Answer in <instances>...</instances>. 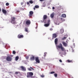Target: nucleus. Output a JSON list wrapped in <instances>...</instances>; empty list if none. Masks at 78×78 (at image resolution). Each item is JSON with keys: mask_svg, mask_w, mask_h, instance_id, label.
Listing matches in <instances>:
<instances>
[{"mask_svg": "<svg viewBox=\"0 0 78 78\" xmlns=\"http://www.w3.org/2000/svg\"><path fill=\"white\" fill-rule=\"evenodd\" d=\"M62 43L63 46L65 47H67L68 45V44H67V43H66L65 41H62Z\"/></svg>", "mask_w": 78, "mask_h": 78, "instance_id": "nucleus-7", "label": "nucleus"}, {"mask_svg": "<svg viewBox=\"0 0 78 78\" xmlns=\"http://www.w3.org/2000/svg\"><path fill=\"white\" fill-rule=\"evenodd\" d=\"M54 75L55 77H57V76H58V74L57 73H55L54 74Z\"/></svg>", "mask_w": 78, "mask_h": 78, "instance_id": "nucleus-26", "label": "nucleus"}, {"mask_svg": "<svg viewBox=\"0 0 78 78\" xmlns=\"http://www.w3.org/2000/svg\"><path fill=\"white\" fill-rule=\"evenodd\" d=\"M59 61L60 62H62V60H61V59H60Z\"/></svg>", "mask_w": 78, "mask_h": 78, "instance_id": "nucleus-36", "label": "nucleus"}, {"mask_svg": "<svg viewBox=\"0 0 78 78\" xmlns=\"http://www.w3.org/2000/svg\"><path fill=\"white\" fill-rule=\"evenodd\" d=\"M43 19V22H44V23H47V20H46V19H47V16L44 15Z\"/></svg>", "mask_w": 78, "mask_h": 78, "instance_id": "nucleus-4", "label": "nucleus"}, {"mask_svg": "<svg viewBox=\"0 0 78 78\" xmlns=\"http://www.w3.org/2000/svg\"><path fill=\"white\" fill-rule=\"evenodd\" d=\"M57 48L59 49H61L62 51H66V50L63 47V46H62V44H61V43H60L59 44V45L57 46Z\"/></svg>", "mask_w": 78, "mask_h": 78, "instance_id": "nucleus-2", "label": "nucleus"}, {"mask_svg": "<svg viewBox=\"0 0 78 78\" xmlns=\"http://www.w3.org/2000/svg\"><path fill=\"white\" fill-rule=\"evenodd\" d=\"M19 57L18 56H16V57L15 59L16 61H18L19 59Z\"/></svg>", "mask_w": 78, "mask_h": 78, "instance_id": "nucleus-18", "label": "nucleus"}, {"mask_svg": "<svg viewBox=\"0 0 78 78\" xmlns=\"http://www.w3.org/2000/svg\"><path fill=\"white\" fill-rule=\"evenodd\" d=\"M20 68H21V69H25V67H23V66H21L20 67Z\"/></svg>", "mask_w": 78, "mask_h": 78, "instance_id": "nucleus-27", "label": "nucleus"}, {"mask_svg": "<svg viewBox=\"0 0 78 78\" xmlns=\"http://www.w3.org/2000/svg\"><path fill=\"white\" fill-rule=\"evenodd\" d=\"M21 5H23V2H21Z\"/></svg>", "mask_w": 78, "mask_h": 78, "instance_id": "nucleus-41", "label": "nucleus"}, {"mask_svg": "<svg viewBox=\"0 0 78 78\" xmlns=\"http://www.w3.org/2000/svg\"><path fill=\"white\" fill-rule=\"evenodd\" d=\"M57 37V35L55 33L52 34V39H55Z\"/></svg>", "mask_w": 78, "mask_h": 78, "instance_id": "nucleus-9", "label": "nucleus"}, {"mask_svg": "<svg viewBox=\"0 0 78 78\" xmlns=\"http://www.w3.org/2000/svg\"><path fill=\"white\" fill-rule=\"evenodd\" d=\"M26 24L27 25H30L31 24V21H30V20H27L26 21Z\"/></svg>", "mask_w": 78, "mask_h": 78, "instance_id": "nucleus-6", "label": "nucleus"}, {"mask_svg": "<svg viewBox=\"0 0 78 78\" xmlns=\"http://www.w3.org/2000/svg\"><path fill=\"white\" fill-rule=\"evenodd\" d=\"M46 54H47V53L45 52L44 53V57H45L46 56Z\"/></svg>", "mask_w": 78, "mask_h": 78, "instance_id": "nucleus-34", "label": "nucleus"}, {"mask_svg": "<svg viewBox=\"0 0 78 78\" xmlns=\"http://www.w3.org/2000/svg\"><path fill=\"white\" fill-rule=\"evenodd\" d=\"M16 12H20V11L19 10H17V11H16Z\"/></svg>", "mask_w": 78, "mask_h": 78, "instance_id": "nucleus-40", "label": "nucleus"}, {"mask_svg": "<svg viewBox=\"0 0 78 78\" xmlns=\"http://www.w3.org/2000/svg\"><path fill=\"white\" fill-rule=\"evenodd\" d=\"M67 38V37H63V38H62V41H64Z\"/></svg>", "mask_w": 78, "mask_h": 78, "instance_id": "nucleus-20", "label": "nucleus"}, {"mask_svg": "<svg viewBox=\"0 0 78 78\" xmlns=\"http://www.w3.org/2000/svg\"><path fill=\"white\" fill-rule=\"evenodd\" d=\"M35 8H39V5H36L35 6Z\"/></svg>", "mask_w": 78, "mask_h": 78, "instance_id": "nucleus-23", "label": "nucleus"}, {"mask_svg": "<svg viewBox=\"0 0 78 78\" xmlns=\"http://www.w3.org/2000/svg\"><path fill=\"white\" fill-rule=\"evenodd\" d=\"M0 65H1V64L0 63Z\"/></svg>", "mask_w": 78, "mask_h": 78, "instance_id": "nucleus-51", "label": "nucleus"}, {"mask_svg": "<svg viewBox=\"0 0 78 78\" xmlns=\"http://www.w3.org/2000/svg\"><path fill=\"white\" fill-rule=\"evenodd\" d=\"M64 29H62L60 30V33H61V34L63 33H64Z\"/></svg>", "mask_w": 78, "mask_h": 78, "instance_id": "nucleus-16", "label": "nucleus"}, {"mask_svg": "<svg viewBox=\"0 0 78 78\" xmlns=\"http://www.w3.org/2000/svg\"><path fill=\"white\" fill-rule=\"evenodd\" d=\"M59 54H61V52H59Z\"/></svg>", "mask_w": 78, "mask_h": 78, "instance_id": "nucleus-45", "label": "nucleus"}, {"mask_svg": "<svg viewBox=\"0 0 78 78\" xmlns=\"http://www.w3.org/2000/svg\"><path fill=\"white\" fill-rule=\"evenodd\" d=\"M16 17L12 16L11 17V20H9V22H10L12 24H16L17 22L16 21Z\"/></svg>", "mask_w": 78, "mask_h": 78, "instance_id": "nucleus-1", "label": "nucleus"}, {"mask_svg": "<svg viewBox=\"0 0 78 78\" xmlns=\"http://www.w3.org/2000/svg\"><path fill=\"white\" fill-rule=\"evenodd\" d=\"M18 38L19 39H20V38H23V35H20L19 34L18 35Z\"/></svg>", "mask_w": 78, "mask_h": 78, "instance_id": "nucleus-11", "label": "nucleus"}, {"mask_svg": "<svg viewBox=\"0 0 78 78\" xmlns=\"http://www.w3.org/2000/svg\"><path fill=\"white\" fill-rule=\"evenodd\" d=\"M12 59V57L9 56H8L7 57L6 59L7 61H11Z\"/></svg>", "mask_w": 78, "mask_h": 78, "instance_id": "nucleus-5", "label": "nucleus"}, {"mask_svg": "<svg viewBox=\"0 0 78 78\" xmlns=\"http://www.w3.org/2000/svg\"><path fill=\"white\" fill-rule=\"evenodd\" d=\"M55 73V72L54 71L51 72V74H53V73Z\"/></svg>", "mask_w": 78, "mask_h": 78, "instance_id": "nucleus-32", "label": "nucleus"}, {"mask_svg": "<svg viewBox=\"0 0 78 78\" xmlns=\"http://www.w3.org/2000/svg\"><path fill=\"white\" fill-rule=\"evenodd\" d=\"M27 78H33L32 76H33V73L32 72H27Z\"/></svg>", "mask_w": 78, "mask_h": 78, "instance_id": "nucleus-3", "label": "nucleus"}, {"mask_svg": "<svg viewBox=\"0 0 78 78\" xmlns=\"http://www.w3.org/2000/svg\"><path fill=\"white\" fill-rule=\"evenodd\" d=\"M25 31H26V32H28V28H25Z\"/></svg>", "mask_w": 78, "mask_h": 78, "instance_id": "nucleus-22", "label": "nucleus"}, {"mask_svg": "<svg viewBox=\"0 0 78 78\" xmlns=\"http://www.w3.org/2000/svg\"><path fill=\"white\" fill-rule=\"evenodd\" d=\"M22 70H23V71H26V69H22Z\"/></svg>", "mask_w": 78, "mask_h": 78, "instance_id": "nucleus-29", "label": "nucleus"}, {"mask_svg": "<svg viewBox=\"0 0 78 78\" xmlns=\"http://www.w3.org/2000/svg\"><path fill=\"white\" fill-rule=\"evenodd\" d=\"M41 78H44L45 76L41 75Z\"/></svg>", "mask_w": 78, "mask_h": 78, "instance_id": "nucleus-28", "label": "nucleus"}, {"mask_svg": "<svg viewBox=\"0 0 78 78\" xmlns=\"http://www.w3.org/2000/svg\"><path fill=\"white\" fill-rule=\"evenodd\" d=\"M33 69V70H34V69Z\"/></svg>", "mask_w": 78, "mask_h": 78, "instance_id": "nucleus-49", "label": "nucleus"}, {"mask_svg": "<svg viewBox=\"0 0 78 78\" xmlns=\"http://www.w3.org/2000/svg\"><path fill=\"white\" fill-rule=\"evenodd\" d=\"M35 59V56L32 55L30 58V59L31 61H34Z\"/></svg>", "mask_w": 78, "mask_h": 78, "instance_id": "nucleus-12", "label": "nucleus"}, {"mask_svg": "<svg viewBox=\"0 0 78 78\" xmlns=\"http://www.w3.org/2000/svg\"><path fill=\"white\" fill-rule=\"evenodd\" d=\"M54 16H55V14L54 13V12L52 13V14H51L50 15V16L51 18H53Z\"/></svg>", "mask_w": 78, "mask_h": 78, "instance_id": "nucleus-15", "label": "nucleus"}, {"mask_svg": "<svg viewBox=\"0 0 78 78\" xmlns=\"http://www.w3.org/2000/svg\"><path fill=\"white\" fill-rule=\"evenodd\" d=\"M50 20H48V23H50Z\"/></svg>", "mask_w": 78, "mask_h": 78, "instance_id": "nucleus-35", "label": "nucleus"}, {"mask_svg": "<svg viewBox=\"0 0 78 78\" xmlns=\"http://www.w3.org/2000/svg\"><path fill=\"white\" fill-rule=\"evenodd\" d=\"M29 2L30 3H31V4H32V3H33V1L30 0L29 1Z\"/></svg>", "mask_w": 78, "mask_h": 78, "instance_id": "nucleus-25", "label": "nucleus"}, {"mask_svg": "<svg viewBox=\"0 0 78 78\" xmlns=\"http://www.w3.org/2000/svg\"><path fill=\"white\" fill-rule=\"evenodd\" d=\"M52 9H55V7H52Z\"/></svg>", "mask_w": 78, "mask_h": 78, "instance_id": "nucleus-43", "label": "nucleus"}, {"mask_svg": "<svg viewBox=\"0 0 78 78\" xmlns=\"http://www.w3.org/2000/svg\"><path fill=\"white\" fill-rule=\"evenodd\" d=\"M34 12L32 11H30L29 12V16L30 17H31L33 16V14Z\"/></svg>", "mask_w": 78, "mask_h": 78, "instance_id": "nucleus-8", "label": "nucleus"}, {"mask_svg": "<svg viewBox=\"0 0 78 78\" xmlns=\"http://www.w3.org/2000/svg\"><path fill=\"white\" fill-rule=\"evenodd\" d=\"M2 12L4 14H6L7 13V11L3 9H2Z\"/></svg>", "mask_w": 78, "mask_h": 78, "instance_id": "nucleus-13", "label": "nucleus"}, {"mask_svg": "<svg viewBox=\"0 0 78 78\" xmlns=\"http://www.w3.org/2000/svg\"><path fill=\"white\" fill-rule=\"evenodd\" d=\"M30 69H33V68L31 67H30Z\"/></svg>", "mask_w": 78, "mask_h": 78, "instance_id": "nucleus-48", "label": "nucleus"}, {"mask_svg": "<svg viewBox=\"0 0 78 78\" xmlns=\"http://www.w3.org/2000/svg\"><path fill=\"white\" fill-rule=\"evenodd\" d=\"M50 31H52V30H53V29L51 28L50 29Z\"/></svg>", "mask_w": 78, "mask_h": 78, "instance_id": "nucleus-38", "label": "nucleus"}, {"mask_svg": "<svg viewBox=\"0 0 78 78\" xmlns=\"http://www.w3.org/2000/svg\"><path fill=\"white\" fill-rule=\"evenodd\" d=\"M9 3H6V6H9Z\"/></svg>", "mask_w": 78, "mask_h": 78, "instance_id": "nucleus-33", "label": "nucleus"}, {"mask_svg": "<svg viewBox=\"0 0 78 78\" xmlns=\"http://www.w3.org/2000/svg\"><path fill=\"white\" fill-rule=\"evenodd\" d=\"M44 27H48L49 26V24H46L44 25Z\"/></svg>", "mask_w": 78, "mask_h": 78, "instance_id": "nucleus-17", "label": "nucleus"}, {"mask_svg": "<svg viewBox=\"0 0 78 78\" xmlns=\"http://www.w3.org/2000/svg\"><path fill=\"white\" fill-rule=\"evenodd\" d=\"M28 70H30V71H31V69H29Z\"/></svg>", "mask_w": 78, "mask_h": 78, "instance_id": "nucleus-39", "label": "nucleus"}, {"mask_svg": "<svg viewBox=\"0 0 78 78\" xmlns=\"http://www.w3.org/2000/svg\"><path fill=\"white\" fill-rule=\"evenodd\" d=\"M42 58L43 59H44V58H43V57H42Z\"/></svg>", "mask_w": 78, "mask_h": 78, "instance_id": "nucleus-50", "label": "nucleus"}, {"mask_svg": "<svg viewBox=\"0 0 78 78\" xmlns=\"http://www.w3.org/2000/svg\"><path fill=\"white\" fill-rule=\"evenodd\" d=\"M58 38H55V42L56 45V44H58Z\"/></svg>", "mask_w": 78, "mask_h": 78, "instance_id": "nucleus-14", "label": "nucleus"}, {"mask_svg": "<svg viewBox=\"0 0 78 78\" xmlns=\"http://www.w3.org/2000/svg\"><path fill=\"white\" fill-rule=\"evenodd\" d=\"M66 42H67V43L68 42V41H66Z\"/></svg>", "mask_w": 78, "mask_h": 78, "instance_id": "nucleus-47", "label": "nucleus"}, {"mask_svg": "<svg viewBox=\"0 0 78 78\" xmlns=\"http://www.w3.org/2000/svg\"><path fill=\"white\" fill-rule=\"evenodd\" d=\"M20 72H15V75H17V74H18V73H20Z\"/></svg>", "mask_w": 78, "mask_h": 78, "instance_id": "nucleus-24", "label": "nucleus"}, {"mask_svg": "<svg viewBox=\"0 0 78 78\" xmlns=\"http://www.w3.org/2000/svg\"><path fill=\"white\" fill-rule=\"evenodd\" d=\"M27 5H29L30 4V2H27Z\"/></svg>", "mask_w": 78, "mask_h": 78, "instance_id": "nucleus-37", "label": "nucleus"}, {"mask_svg": "<svg viewBox=\"0 0 78 78\" xmlns=\"http://www.w3.org/2000/svg\"><path fill=\"white\" fill-rule=\"evenodd\" d=\"M40 2H43V0H39Z\"/></svg>", "mask_w": 78, "mask_h": 78, "instance_id": "nucleus-42", "label": "nucleus"}, {"mask_svg": "<svg viewBox=\"0 0 78 78\" xmlns=\"http://www.w3.org/2000/svg\"><path fill=\"white\" fill-rule=\"evenodd\" d=\"M12 53H13V54H15L16 53V51H13Z\"/></svg>", "mask_w": 78, "mask_h": 78, "instance_id": "nucleus-31", "label": "nucleus"}, {"mask_svg": "<svg viewBox=\"0 0 78 78\" xmlns=\"http://www.w3.org/2000/svg\"><path fill=\"white\" fill-rule=\"evenodd\" d=\"M35 61L37 63H40V61H39V57H35Z\"/></svg>", "mask_w": 78, "mask_h": 78, "instance_id": "nucleus-10", "label": "nucleus"}, {"mask_svg": "<svg viewBox=\"0 0 78 78\" xmlns=\"http://www.w3.org/2000/svg\"><path fill=\"white\" fill-rule=\"evenodd\" d=\"M62 17H66V15L65 14H63L62 15Z\"/></svg>", "mask_w": 78, "mask_h": 78, "instance_id": "nucleus-19", "label": "nucleus"}, {"mask_svg": "<svg viewBox=\"0 0 78 78\" xmlns=\"http://www.w3.org/2000/svg\"><path fill=\"white\" fill-rule=\"evenodd\" d=\"M34 10H36V8L34 7Z\"/></svg>", "mask_w": 78, "mask_h": 78, "instance_id": "nucleus-44", "label": "nucleus"}, {"mask_svg": "<svg viewBox=\"0 0 78 78\" xmlns=\"http://www.w3.org/2000/svg\"><path fill=\"white\" fill-rule=\"evenodd\" d=\"M26 59H28V58H29V57L28 56H27L26 57Z\"/></svg>", "mask_w": 78, "mask_h": 78, "instance_id": "nucleus-30", "label": "nucleus"}, {"mask_svg": "<svg viewBox=\"0 0 78 78\" xmlns=\"http://www.w3.org/2000/svg\"><path fill=\"white\" fill-rule=\"evenodd\" d=\"M2 11V10L0 8V12Z\"/></svg>", "mask_w": 78, "mask_h": 78, "instance_id": "nucleus-46", "label": "nucleus"}, {"mask_svg": "<svg viewBox=\"0 0 78 78\" xmlns=\"http://www.w3.org/2000/svg\"><path fill=\"white\" fill-rule=\"evenodd\" d=\"M68 62H73L72 60H67Z\"/></svg>", "mask_w": 78, "mask_h": 78, "instance_id": "nucleus-21", "label": "nucleus"}]
</instances>
